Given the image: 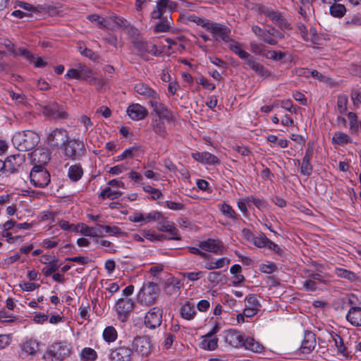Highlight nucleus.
<instances>
[{
	"label": "nucleus",
	"mask_w": 361,
	"mask_h": 361,
	"mask_svg": "<svg viewBox=\"0 0 361 361\" xmlns=\"http://www.w3.org/2000/svg\"><path fill=\"white\" fill-rule=\"evenodd\" d=\"M188 19L208 31L215 41L224 43L231 42V29L226 25L212 22L195 14L190 15Z\"/></svg>",
	"instance_id": "obj_1"
},
{
	"label": "nucleus",
	"mask_w": 361,
	"mask_h": 361,
	"mask_svg": "<svg viewBox=\"0 0 361 361\" xmlns=\"http://www.w3.org/2000/svg\"><path fill=\"white\" fill-rule=\"evenodd\" d=\"M94 72L85 64L80 63L76 68H72L67 71L64 77L67 80H85L90 84L102 86L103 80L94 77Z\"/></svg>",
	"instance_id": "obj_2"
},
{
	"label": "nucleus",
	"mask_w": 361,
	"mask_h": 361,
	"mask_svg": "<svg viewBox=\"0 0 361 361\" xmlns=\"http://www.w3.org/2000/svg\"><path fill=\"white\" fill-rule=\"evenodd\" d=\"M39 140V136L34 131L24 130L15 133L12 138V142L18 150L26 152L37 146Z\"/></svg>",
	"instance_id": "obj_3"
},
{
	"label": "nucleus",
	"mask_w": 361,
	"mask_h": 361,
	"mask_svg": "<svg viewBox=\"0 0 361 361\" xmlns=\"http://www.w3.org/2000/svg\"><path fill=\"white\" fill-rule=\"evenodd\" d=\"M72 345L66 341L53 343L47 348L42 358L44 361H63L69 356Z\"/></svg>",
	"instance_id": "obj_4"
},
{
	"label": "nucleus",
	"mask_w": 361,
	"mask_h": 361,
	"mask_svg": "<svg viewBox=\"0 0 361 361\" xmlns=\"http://www.w3.org/2000/svg\"><path fill=\"white\" fill-rule=\"evenodd\" d=\"M159 293V287L154 282H145L137 294L139 303L149 306L156 303Z\"/></svg>",
	"instance_id": "obj_5"
},
{
	"label": "nucleus",
	"mask_w": 361,
	"mask_h": 361,
	"mask_svg": "<svg viewBox=\"0 0 361 361\" xmlns=\"http://www.w3.org/2000/svg\"><path fill=\"white\" fill-rule=\"evenodd\" d=\"M255 9L259 14H264L269 18L272 23L282 30L290 29V24L282 13L274 11L261 4H256Z\"/></svg>",
	"instance_id": "obj_6"
},
{
	"label": "nucleus",
	"mask_w": 361,
	"mask_h": 361,
	"mask_svg": "<svg viewBox=\"0 0 361 361\" xmlns=\"http://www.w3.org/2000/svg\"><path fill=\"white\" fill-rule=\"evenodd\" d=\"M133 349L128 343L120 341L117 346L110 350L109 359L110 361H133Z\"/></svg>",
	"instance_id": "obj_7"
},
{
	"label": "nucleus",
	"mask_w": 361,
	"mask_h": 361,
	"mask_svg": "<svg viewBox=\"0 0 361 361\" xmlns=\"http://www.w3.org/2000/svg\"><path fill=\"white\" fill-rule=\"evenodd\" d=\"M87 18L102 29L114 30L116 27L126 25V20L117 16H110L105 18L97 14H92L87 16Z\"/></svg>",
	"instance_id": "obj_8"
},
{
	"label": "nucleus",
	"mask_w": 361,
	"mask_h": 361,
	"mask_svg": "<svg viewBox=\"0 0 361 361\" xmlns=\"http://www.w3.org/2000/svg\"><path fill=\"white\" fill-rule=\"evenodd\" d=\"M63 150L64 155L72 160L80 159L86 154L84 142L80 138L68 139Z\"/></svg>",
	"instance_id": "obj_9"
},
{
	"label": "nucleus",
	"mask_w": 361,
	"mask_h": 361,
	"mask_svg": "<svg viewBox=\"0 0 361 361\" xmlns=\"http://www.w3.org/2000/svg\"><path fill=\"white\" fill-rule=\"evenodd\" d=\"M252 30L256 36L270 45L279 43L280 39L284 37V35L274 27H271L269 30H266L258 25H253Z\"/></svg>",
	"instance_id": "obj_10"
},
{
	"label": "nucleus",
	"mask_w": 361,
	"mask_h": 361,
	"mask_svg": "<svg viewBox=\"0 0 361 361\" xmlns=\"http://www.w3.org/2000/svg\"><path fill=\"white\" fill-rule=\"evenodd\" d=\"M30 183L35 187L44 188L49 185L51 177L49 171L42 166H35L30 173Z\"/></svg>",
	"instance_id": "obj_11"
},
{
	"label": "nucleus",
	"mask_w": 361,
	"mask_h": 361,
	"mask_svg": "<svg viewBox=\"0 0 361 361\" xmlns=\"http://www.w3.org/2000/svg\"><path fill=\"white\" fill-rule=\"evenodd\" d=\"M135 306L133 300L128 298H122L118 300L115 309L117 319L121 322L128 321Z\"/></svg>",
	"instance_id": "obj_12"
},
{
	"label": "nucleus",
	"mask_w": 361,
	"mask_h": 361,
	"mask_svg": "<svg viewBox=\"0 0 361 361\" xmlns=\"http://www.w3.org/2000/svg\"><path fill=\"white\" fill-rule=\"evenodd\" d=\"M157 228L159 231L168 233L171 235L170 238H167L168 240H181L179 231L175 226L174 223L169 221L162 213L161 214V216H159V219L157 221Z\"/></svg>",
	"instance_id": "obj_13"
},
{
	"label": "nucleus",
	"mask_w": 361,
	"mask_h": 361,
	"mask_svg": "<svg viewBox=\"0 0 361 361\" xmlns=\"http://www.w3.org/2000/svg\"><path fill=\"white\" fill-rule=\"evenodd\" d=\"M163 310L159 307H152L146 314L144 319V325L149 329H155L162 323Z\"/></svg>",
	"instance_id": "obj_14"
},
{
	"label": "nucleus",
	"mask_w": 361,
	"mask_h": 361,
	"mask_svg": "<svg viewBox=\"0 0 361 361\" xmlns=\"http://www.w3.org/2000/svg\"><path fill=\"white\" fill-rule=\"evenodd\" d=\"M67 130L63 128H56L47 136V142L51 147H63L68 141Z\"/></svg>",
	"instance_id": "obj_15"
},
{
	"label": "nucleus",
	"mask_w": 361,
	"mask_h": 361,
	"mask_svg": "<svg viewBox=\"0 0 361 361\" xmlns=\"http://www.w3.org/2000/svg\"><path fill=\"white\" fill-rule=\"evenodd\" d=\"M133 349L142 357H147L151 352L152 343L149 337L136 336L133 341Z\"/></svg>",
	"instance_id": "obj_16"
},
{
	"label": "nucleus",
	"mask_w": 361,
	"mask_h": 361,
	"mask_svg": "<svg viewBox=\"0 0 361 361\" xmlns=\"http://www.w3.org/2000/svg\"><path fill=\"white\" fill-rule=\"evenodd\" d=\"M331 338L337 348V354L338 355L345 358L352 356L353 350L351 344L348 342H345L343 337L334 332L331 334Z\"/></svg>",
	"instance_id": "obj_17"
},
{
	"label": "nucleus",
	"mask_w": 361,
	"mask_h": 361,
	"mask_svg": "<svg viewBox=\"0 0 361 361\" xmlns=\"http://www.w3.org/2000/svg\"><path fill=\"white\" fill-rule=\"evenodd\" d=\"M199 247L206 252L216 255H222L226 251L223 242L217 238H209L201 241L199 243Z\"/></svg>",
	"instance_id": "obj_18"
},
{
	"label": "nucleus",
	"mask_w": 361,
	"mask_h": 361,
	"mask_svg": "<svg viewBox=\"0 0 361 361\" xmlns=\"http://www.w3.org/2000/svg\"><path fill=\"white\" fill-rule=\"evenodd\" d=\"M176 6V4L172 0H157L156 6L151 13V16L154 19H159L165 13L173 11Z\"/></svg>",
	"instance_id": "obj_19"
},
{
	"label": "nucleus",
	"mask_w": 361,
	"mask_h": 361,
	"mask_svg": "<svg viewBox=\"0 0 361 361\" xmlns=\"http://www.w3.org/2000/svg\"><path fill=\"white\" fill-rule=\"evenodd\" d=\"M219 328L215 325L212 329L202 337V341L200 343L201 348L207 350H214L218 346V338L215 334L219 331Z\"/></svg>",
	"instance_id": "obj_20"
},
{
	"label": "nucleus",
	"mask_w": 361,
	"mask_h": 361,
	"mask_svg": "<svg viewBox=\"0 0 361 361\" xmlns=\"http://www.w3.org/2000/svg\"><path fill=\"white\" fill-rule=\"evenodd\" d=\"M316 344L315 334L310 331H305L299 352L303 355H308L314 349Z\"/></svg>",
	"instance_id": "obj_21"
},
{
	"label": "nucleus",
	"mask_w": 361,
	"mask_h": 361,
	"mask_svg": "<svg viewBox=\"0 0 361 361\" xmlns=\"http://www.w3.org/2000/svg\"><path fill=\"white\" fill-rule=\"evenodd\" d=\"M12 52L15 56H21L30 60L31 62L34 63L36 68H43L47 64L42 58L33 56L31 53L25 49H20L19 47H12Z\"/></svg>",
	"instance_id": "obj_22"
},
{
	"label": "nucleus",
	"mask_w": 361,
	"mask_h": 361,
	"mask_svg": "<svg viewBox=\"0 0 361 361\" xmlns=\"http://www.w3.org/2000/svg\"><path fill=\"white\" fill-rule=\"evenodd\" d=\"M149 104L159 116V118L165 119L169 121L172 120V112L163 103L159 102V97L149 102Z\"/></svg>",
	"instance_id": "obj_23"
},
{
	"label": "nucleus",
	"mask_w": 361,
	"mask_h": 361,
	"mask_svg": "<svg viewBox=\"0 0 361 361\" xmlns=\"http://www.w3.org/2000/svg\"><path fill=\"white\" fill-rule=\"evenodd\" d=\"M39 343L35 340H27L20 345V351L19 353L22 359H26L29 356H35L39 350Z\"/></svg>",
	"instance_id": "obj_24"
},
{
	"label": "nucleus",
	"mask_w": 361,
	"mask_h": 361,
	"mask_svg": "<svg viewBox=\"0 0 361 361\" xmlns=\"http://www.w3.org/2000/svg\"><path fill=\"white\" fill-rule=\"evenodd\" d=\"M24 162V155L18 154L8 157L5 160L6 172L9 173L18 172L19 168Z\"/></svg>",
	"instance_id": "obj_25"
},
{
	"label": "nucleus",
	"mask_w": 361,
	"mask_h": 361,
	"mask_svg": "<svg viewBox=\"0 0 361 361\" xmlns=\"http://www.w3.org/2000/svg\"><path fill=\"white\" fill-rule=\"evenodd\" d=\"M134 90L144 99H149V102L159 97V94L144 82L136 83L134 86Z\"/></svg>",
	"instance_id": "obj_26"
},
{
	"label": "nucleus",
	"mask_w": 361,
	"mask_h": 361,
	"mask_svg": "<svg viewBox=\"0 0 361 361\" xmlns=\"http://www.w3.org/2000/svg\"><path fill=\"white\" fill-rule=\"evenodd\" d=\"M127 114L131 119L140 121L147 117L148 111L147 109L141 104H133L128 107Z\"/></svg>",
	"instance_id": "obj_27"
},
{
	"label": "nucleus",
	"mask_w": 361,
	"mask_h": 361,
	"mask_svg": "<svg viewBox=\"0 0 361 361\" xmlns=\"http://www.w3.org/2000/svg\"><path fill=\"white\" fill-rule=\"evenodd\" d=\"M244 336L237 330L231 329L225 335V341L234 348L243 347Z\"/></svg>",
	"instance_id": "obj_28"
},
{
	"label": "nucleus",
	"mask_w": 361,
	"mask_h": 361,
	"mask_svg": "<svg viewBox=\"0 0 361 361\" xmlns=\"http://www.w3.org/2000/svg\"><path fill=\"white\" fill-rule=\"evenodd\" d=\"M192 158L204 164L215 165L219 164L220 160L215 155L208 152H195L192 154Z\"/></svg>",
	"instance_id": "obj_29"
},
{
	"label": "nucleus",
	"mask_w": 361,
	"mask_h": 361,
	"mask_svg": "<svg viewBox=\"0 0 361 361\" xmlns=\"http://www.w3.org/2000/svg\"><path fill=\"white\" fill-rule=\"evenodd\" d=\"M100 229L101 228H99L98 226L97 228H94L90 227L86 225L85 224H80L75 226L73 231L80 232L85 236H90L93 238L103 237V235L102 234Z\"/></svg>",
	"instance_id": "obj_30"
},
{
	"label": "nucleus",
	"mask_w": 361,
	"mask_h": 361,
	"mask_svg": "<svg viewBox=\"0 0 361 361\" xmlns=\"http://www.w3.org/2000/svg\"><path fill=\"white\" fill-rule=\"evenodd\" d=\"M313 150L312 148L308 147L306 150L305 154L302 160V164L300 167V172L302 175L310 176L313 171V167L310 164L312 158Z\"/></svg>",
	"instance_id": "obj_31"
},
{
	"label": "nucleus",
	"mask_w": 361,
	"mask_h": 361,
	"mask_svg": "<svg viewBox=\"0 0 361 361\" xmlns=\"http://www.w3.org/2000/svg\"><path fill=\"white\" fill-rule=\"evenodd\" d=\"M345 318L352 326H361V307H350Z\"/></svg>",
	"instance_id": "obj_32"
},
{
	"label": "nucleus",
	"mask_w": 361,
	"mask_h": 361,
	"mask_svg": "<svg viewBox=\"0 0 361 361\" xmlns=\"http://www.w3.org/2000/svg\"><path fill=\"white\" fill-rule=\"evenodd\" d=\"M253 51L256 54L262 55L267 59L277 61L281 60L284 56L283 52L269 50L266 49V47H253Z\"/></svg>",
	"instance_id": "obj_33"
},
{
	"label": "nucleus",
	"mask_w": 361,
	"mask_h": 361,
	"mask_svg": "<svg viewBox=\"0 0 361 361\" xmlns=\"http://www.w3.org/2000/svg\"><path fill=\"white\" fill-rule=\"evenodd\" d=\"M179 313L183 319L188 321L192 320L197 314L195 305L189 301H186L181 305L179 309Z\"/></svg>",
	"instance_id": "obj_34"
},
{
	"label": "nucleus",
	"mask_w": 361,
	"mask_h": 361,
	"mask_svg": "<svg viewBox=\"0 0 361 361\" xmlns=\"http://www.w3.org/2000/svg\"><path fill=\"white\" fill-rule=\"evenodd\" d=\"M83 176V169L80 164L71 166L67 172L68 178L73 183L80 180Z\"/></svg>",
	"instance_id": "obj_35"
},
{
	"label": "nucleus",
	"mask_w": 361,
	"mask_h": 361,
	"mask_svg": "<svg viewBox=\"0 0 361 361\" xmlns=\"http://www.w3.org/2000/svg\"><path fill=\"white\" fill-rule=\"evenodd\" d=\"M243 347L254 353H260L264 348L259 342L252 337L244 338Z\"/></svg>",
	"instance_id": "obj_36"
},
{
	"label": "nucleus",
	"mask_w": 361,
	"mask_h": 361,
	"mask_svg": "<svg viewBox=\"0 0 361 361\" xmlns=\"http://www.w3.org/2000/svg\"><path fill=\"white\" fill-rule=\"evenodd\" d=\"M334 273L338 277L347 279L350 282H355L359 279V276L355 273L343 268L336 267Z\"/></svg>",
	"instance_id": "obj_37"
},
{
	"label": "nucleus",
	"mask_w": 361,
	"mask_h": 361,
	"mask_svg": "<svg viewBox=\"0 0 361 361\" xmlns=\"http://www.w3.org/2000/svg\"><path fill=\"white\" fill-rule=\"evenodd\" d=\"M80 361H96L98 358L97 353L92 348L85 347L79 353Z\"/></svg>",
	"instance_id": "obj_38"
},
{
	"label": "nucleus",
	"mask_w": 361,
	"mask_h": 361,
	"mask_svg": "<svg viewBox=\"0 0 361 361\" xmlns=\"http://www.w3.org/2000/svg\"><path fill=\"white\" fill-rule=\"evenodd\" d=\"M305 273L307 274V277L314 280L317 283L327 284L330 280V276L328 274H322L321 272H311L310 270H305Z\"/></svg>",
	"instance_id": "obj_39"
},
{
	"label": "nucleus",
	"mask_w": 361,
	"mask_h": 361,
	"mask_svg": "<svg viewBox=\"0 0 361 361\" xmlns=\"http://www.w3.org/2000/svg\"><path fill=\"white\" fill-rule=\"evenodd\" d=\"M351 142L352 139L350 137L348 134L341 131L336 132L332 137L333 144L343 146Z\"/></svg>",
	"instance_id": "obj_40"
},
{
	"label": "nucleus",
	"mask_w": 361,
	"mask_h": 361,
	"mask_svg": "<svg viewBox=\"0 0 361 361\" xmlns=\"http://www.w3.org/2000/svg\"><path fill=\"white\" fill-rule=\"evenodd\" d=\"M219 209L220 212L227 218L236 221L240 218V215L232 208V207L226 203L219 204Z\"/></svg>",
	"instance_id": "obj_41"
},
{
	"label": "nucleus",
	"mask_w": 361,
	"mask_h": 361,
	"mask_svg": "<svg viewBox=\"0 0 361 361\" xmlns=\"http://www.w3.org/2000/svg\"><path fill=\"white\" fill-rule=\"evenodd\" d=\"M153 131L161 137L166 136V128L163 119L158 118L152 121V123Z\"/></svg>",
	"instance_id": "obj_42"
},
{
	"label": "nucleus",
	"mask_w": 361,
	"mask_h": 361,
	"mask_svg": "<svg viewBox=\"0 0 361 361\" xmlns=\"http://www.w3.org/2000/svg\"><path fill=\"white\" fill-rule=\"evenodd\" d=\"M102 337L106 343H113L118 338L117 331L113 326H106L103 331Z\"/></svg>",
	"instance_id": "obj_43"
},
{
	"label": "nucleus",
	"mask_w": 361,
	"mask_h": 361,
	"mask_svg": "<svg viewBox=\"0 0 361 361\" xmlns=\"http://www.w3.org/2000/svg\"><path fill=\"white\" fill-rule=\"evenodd\" d=\"M231 260L227 257H221L216 259L214 262H207L204 264V268L208 270H213L220 269L224 267L226 264H228Z\"/></svg>",
	"instance_id": "obj_44"
},
{
	"label": "nucleus",
	"mask_w": 361,
	"mask_h": 361,
	"mask_svg": "<svg viewBox=\"0 0 361 361\" xmlns=\"http://www.w3.org/2000/svg\"><path fill=\"white\" fill-rule=\"evenodd\" d=\"M134 48L135 49L134 51L137 52L146 51L154 56H160L164 53L166 47H134Z\"/></svg>",
	"instance_id": "obj_45"
},
{
	"label": "nucleus",
	"mask_w": 361,
	"mask_h": 361,
	"mask_svg": "<svg viewBox=\"0 0 361 361\" xmlns=\"http://www.w3.org/2000/svg\"><path fill=\"white\" fill-rule=\"evenodd\" d=\"M78 51L82 56L94 62L97 61L100 58V56L97 52L93 51L92 49H90L87 47H78Z\"/></svg>",
	"instance_id": "obj_46"
},
{
	"label": "nucleus",
	"mask_w": 361,
	"mask_h": 361,
	"mask_svg": "<svg viewBox=\"0 0 361 361\" xmlns=\"http://www.w3.org/2000/svg\"><path fill=\"white\" fill-rule=\"evenodd\" d=\"M329 11L333 17L341 18L345 14L346 8L344 5L335 2L330 6Z\"/></svg>",
	"instance_id": "obj_47"
},
{
	"label": "nucleus",
	"mask_w": 361,
	"mask_h": 361,
	"mask_svg": "<svg viewBox=\"0 0 361 361\" xmlns=\"http://www.w3.org/2000/svg\"><path fill=\"white\" fill-rule=\"evenodd\" d=\"M122 195V192L117 190H114L111 188L107 187L104 188L99 195V197L105 200H114L117 199Z\"/></svg>",
	"instance_id": "obj_48"
},
{
	"label": "nucleus",
	"mask_w": 361,
	"mask_h": 361,
	"mask_svg": "<svg viewBox=\"0 0 361 361\" xmlns=\"http://www.w3.org/2000/svg\"><path fill=\"white\" fill-rule=\"evenodd\" d=\"M348 97L345 94H339L337 98L336 108L339 114H345L348 110Z\"/></svg>",
	"instance_id": "obj_49"
},
{
	"label": "nucleus",
	"mask_w": 361,
	"mask_h": 361,
	"mask_svg": "<svg viewBox=\"0 0 361 361\" xmlns=\"http://www.w3.org/2000/svg\"><path fill=\"white\" fill-rule=\"evenodd\" d=\"M344 25L348 29H353L355 27L361 26V16L358 14L348 16L344 20Z\"/></svg>",
	"instance_id": "obj_50"
},
{
	"label": "nucleus",
	"mask_w": 361,
	"mask_h": 361,
	"mask_svg": "<svg viewBox=\"0 0 361 361\" xmlns=\"http://www.w3.org/2000/svg\"><path fill=\"white\" fill-rule=\"evenodd\" d=\"M247 66L261 76L267 77L269 75L267 70H266L262 64L256 62L253 59L248 61Z\"/></svg>",
	"instance_id": "obj_51"
},
{
	"label": "nucleus",
	"mask_w": 361,
	"mask_h": 361,
	"mask_svg": "<svg viewBox=\"0 0 361 361\" xmlns=\"http://www.w3.org/2000/svg\"><path fill=\"white\" fill-rule=\"evenodd\" d=\"M139 152V148L131 147L126 149L122 154L114 158L115 161H120L128 158H133Z\"/></svg>",
	"instance_id": "obj_52"
},
{
	"label": "nucleus",
	"mask_w": 361,
	"mask_h": 361,
	"mask_svg": "<svg viewBox=\"0 0 361 361\" xmlns=\"http://www.w3.org/2000/svg\"><path fill=\"white\" fill-rule=\"evenodd\" d=\"M349 119V129L352 134H357L359 130V124L357 122V116L354 112H349L347 114Z\"/></svg>",
	"instance_id": "obj_53"
},
{
	"label": "nucleus",
	"mask_w": 361,
	"mask_h": 361,
	"mask_svg": "<svg viewBox=\"0 0 361 361\" xmlns=\"http://www.w3.org/2000/svg\"><path fill=\"white\" fill-rule=\"evenodd\" d=\"M245 307L247 308H254L256 309L257 311H259L261 305L256 295L249 294L246 296L245 299Z\"/></svg>",
	"instance_id": "obj_54"
},
{
	"label": "nucleus",
	"mask_w": 361,
	"mask_h": 361,
	"mask_svg": "<svg viewBox=\"0 0 361 361\" xmlns=\"http://www.w3.org/2000/svg\"><path fill=\"white\" fill-rule=\"evenodd\" d=\"M142 236L151 242L162 241L166 239V237L163 234H157L154 231L149 230H143L142 231Z\"/></svg>",
	"instance_id": "obj_55"
},
{
	"label": "nucleus",
	"mask_w": 361,
	"mask_h": 361,
	"mask_svg": "<svg viewBox=\"0 0 361 361\" xmlns=\"http://www.w3.org/2000/svg\"><path fill=\"white\" fill-rule=\"evenodd\" d=\"M247 201L252 203L259 210L266 209L268 206L267 201L264 198H259L255 195L247 196Z\"/></svg>",
	"instance_id": "obj_56"
},
{
	"label": "nucleus",
	"mask_w": 361,
	"mask_h": 361,
	"mask_svg": "<svg viewBox=\"0 0 361 361\" xmlns=\"http://www.w3.org/2000/svg\"><path fill=\"white\" fill-rule=\"evenodd\" d=\"M297 73L299 75H305L307 77L309 76V74L313 77V78H317L319 81H322V82H324L326 81V77L324 75H323L322 73H320L319 71H317V70H312V71H310L308 69H300L298 71H297Z\"/></svg>",
	"instance_id": "obj_57"
},
{
	"label": "nucleus",
	"mask_w": 361,
	"mask_h": 361,
	"mask_svg": "<svg viewBox=\"0 0 361 361\" xmlns=\"http://www.w3.org/2000/svg\"><path fill=\"white\" fill-rule=\"evenodd\" d=\"M231 51L238 55L240 59L244 60L246 65L248 64V61H251L253 57L250 55L247 51L242 49V47H230Z\"/></svg>",
	"instance_id": "obj_58"
},
{
	"label": "nucleus",
	"mask_w": 361,
	"mask_h": 361,
	"mask_svg": "<svg viewBox=\"0 0 361 361\" xmlns=\"http://www.w3.org/2000/svg\"><path fill=\"white\" fill-rule=\"evenodd\" d=\"M269 240V239L265 235V234L262 233L259 236H254L252 242L256 247L262 248L267 247Z\"/></svg>",
	"instance_id": "obj_59"
},
{
	"label": "nucleus",
	"mask_w": 361,
	"mask_h": 361,
	"mask_svg": "<svg viewBox=\"0 0 361 361\" xmlns=\"http://www.w3.org/2000/svg\"><path fill=\"white\" fill-rule=\"evenodd\" d=\"M97 226H98L101 229L104 230L105 232L110 235L117 236L122 233L121 229L116 226H111L107 225L97 224Z\"/></svg>",
	"instance_id": "obj_60"
},
{
	"label": "nucleus",
	"mask_w": 361,
	"mask_h": 361,
	"mask_svg": "<svg viewBox=\"0 0 361 361\" xmlns=\"http://www.w3.org/2000/svg\"><path fill=\"white\" fill-rule=\"evenodd\" d=\"M161 212L157 210H153L147 214H144L145 224L157 222L161 216Z\"/></svg>",
	"instance_id": "obj_61"
},
{
	"label": "nucleus",
	"mask_w": 361,
	"mask_h": 361,
	"mask_svg": "<svg viewBox=\"0 0 361 361\" xmlns=\"http://www.w3.org/2000/svg\"><path fill=\"white\" fill-rule=\"evenodd\" d=\"M60 267V264H57V260L51 262L46 267L42 269V272L45 276H49L54 273Z\"/></svg>",
	"instance_id": "obj_62"
},
{
	"label": "nucleus",
	"mask_w": 361,
	"mask_h": 361,
	"mask_svg": "<svg viewBox=\"0 0 361 361\" xmlns=\"http://www.w3.org/2000/svg\"><path fill=\"white\" fill-rule=\"evenodd\" d=\"M143 190L151 195V197L153 200H159L160 199L163 195L161 192L156 188H152L150 185H145L143 187Z\"/></svg>",
	"instance_id": "obj_63"
},
{
	"label": "nucleus",
	"mask_w": 361,
	"mask_h": 361,
	"mask_svg": "<svg viewBox=\"0 0 361 361\" xmlns=\"http://www.w3.org/2000/svg\"><path fill=\"white\" fill-rule=\"evenodd\" d=\"M302 288L306 291L314 292L318 288L317 282L309 278L302 282Z\"/></svg>",
	"instance_id": "obj_64"
}]
</instances>
